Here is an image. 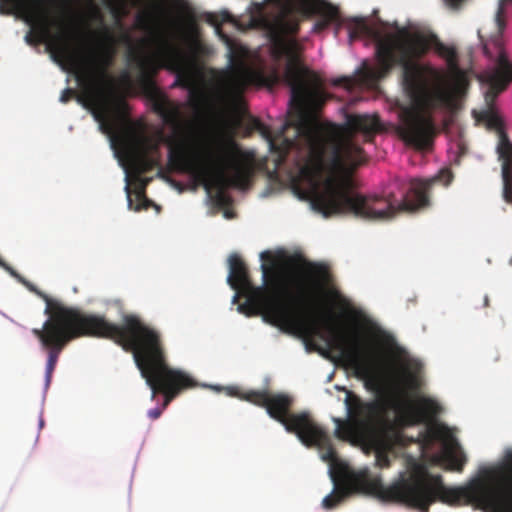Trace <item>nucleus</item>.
Listing matches in <instances>:
<instances>
[{"mask_svg": "<svg viewBox=\"0 0 512 512\" xmlns=\"http://www.w3.org/2000/svg\"><path fill=\"white\" fill-rule=\"evenodd\" d=\"M449 124H450L449 120L445 119L443 121V126H444L445 129H447L449 127Z\"/></svg>", "mask_w": 512, "mask_h": 512, "instance_id": "c9c22d12", "label": "nucleus"}, {"mask_svg": "<svg viewBox=\"0 0 512 512\" xmlns=\"http://www.w3.org/2000/svg\"><path fill=\"white\" fill-rule=\"evenodd\" d=\"M483 306L484 307H488L489 306V297L487 295L484 296Z\"/></svg>", "mask_w": 512, "mask_h": 512, "instance_id": "473e14b6", "label": "nucleus"}, {"mask_svg": "<svg viewBox=\"0 0 512 512\" xmlns=\"http://www.w3.org/2000/svg\"><path fill=\"white\" fill-rule=\"evenodd\" d=\"M243 399L265 408L271 418L280 422L288 432L296 434L297 437L313 420L307 412L291 413L293 398L285 393L249 391Z\"/></svg>", "mask_w": 512, "mask_h": 512, "instance_id": "9d476101", "label": "nucleus"}, {"mask_svg": "<svg viewBox=\"0 0 512 512\" xmlns=\"http://www.w3.org/2000/svg\"><path fill=\"white\" fill-rule=\"evenodd\" d=\"M298 438L307 447H318L324 461L333 463L337 460V453L328 433L314 420L300 433Z\"/></svg>", "mask_w": 512, "mask_h": 512, "instance_id": "f3484780", "label": "nucleus"}, {"mask_svg": "<svg viewBox=\"0 0 512 512\" xmlns=\"http://www.w3.org/2000/svg\"><path fill=\"white\" fill-rule=\"evenodd\" d=\"M452 8H457L464 0H445Z\"/></svg>", "mask_w": 512, "mask_h": 512, "instance_id": "2f4dec72", "label": "nucleus"}, {"mask_svg": "<svg viewBox=\"0 0 512 512\" xmlns=\"http://www.w3.org/2000/svg\"><path fill=\"white\" fill-rule=\"evenodd\" d=\"M497 157L501 166L502 197L506 203L512 205V149L510 146L500 147Z\"/></svg>", "mask_w": 512, "mask_h": 512, "instance_id": "6ab92c4d", "label": "nucleus"}, {"mask_svg": "<svg viewBox=\"0 0 512 512\" xmlns=\"http://www.w3.org/2000/svg\"><path fill=\"white\" fill-rule=\"evenodd\" d=\"M123 38H124V40H125V41H130V38H129V36H128L127 34H125V35L123 36Z\"/></svg>", "mask_w": 512, "mask_h": 512, "instance_id": "e433bc0d", "label": "nucleus"}, {"mask_svg": "<svg viewBox=\"0 0 512 512\" xmlns=\"http://www.w3.org/2000/svg\"><path fill=\"white\" fill-rule=\"evenodd\" d=\"M162 410L163 409L160 408L151 409L148 411V415L151 419L155 420L160 417V415L162 414Z\"/></svg>", "mask_w": 512, "mask_h": 512, "instance_id": "7c9ffc66", "label": "nucleus"}, {"mask_svg": "<svg viewBox=\"0 0 512 512\" xmlns=\"http://www.w3.org/2000/svg\"><path fill=\"white\" fill-rule=\"evenodd\" d=\"M31 0H0V14L14 15Z\"/></svg>", "mask_w": 512, "mask_h": 512, "instance_id": "393cba45", "label": "nucleus"}, {"mask_svg": "<svg viewBox=\"0 0 512 512\" xmlns=\"http://www.w3.org/2000/svg\"><path fill=\"white\" fill-rule=\"evenodd\" d=\"M330 25L329 22L323 20V18L321 17L316 23H315V30L317 31H322L324 29H326L328 26Z\"/></svg>", "mask_w": 512, "mask_h": 512, "instance_id": "c756f323", "label": "nucleus"}, {"mask_svg": "<svg viewBox=\"0 0 512 512\" xmlns=\"http://www.w3.org/2000/svg\"><path fill=\"white\" fill-rule=\"evenodd\" d=\"M94 16H95V18H97L101 23H103V18H102V16L100 15V13H99V12H96V13L94 14Z\"/></svg>", "mask_w": 512, "mask_h": 512, "instance_id": "f704fd0d", "label": "nucleus"}, {"mask_svg": "<svg viewBox=\"0 0 512 512\" xmlns=\"http://www.w3.org/2000/svg\"><path fill=\"white\" fill-rule=\"evenodd\" d=\"M494 512H512V451L494 467Z\"/></svg>", "mask_w": 512, "mask_h": 512, "instance_id": "2eb2a0df", "label": "nucleus"}, {"mask_svg": "<svg viewBox=\"0 0 512 512\" xmlns=\"http://www.w3.org/2000/svg\"><path fill=\"white\" fill-rule=\"evenodd\" d=\"M441 412V406L429 397H421L416 403L408 402L397 407L398 422L412 426L431 422Z\"/></svg>", "mask_w": 512, "mask_h": 512, "instance_id": "dca6fc26", "label": "nucleus"}, {"mask_svg": "<svg viewBox=\"0 0 512 512\" xmlns=\"http://www.w3.org/2000/svg\"><path fill=\"white\" fill-rule=\"evenodd\" d=\"M483 50H484L485 55L492 57V54L489 52L487 45H484Z\"/></svg>", "mask_w": 512, "mask_h": 512, "instance_id": "72a5a7b5", "label": "nucleus"}, {"mask_svg": "<svg viewBox=\"0 0 512 512\" xmlns=\"http://www.w3.org/2000/svg\"><path fill=\"white\" fill-rule=\"evenodd\" d=\"M75 91L71 88H66L62 91L60 101L67 103L72 97H74Z\"/></svg>", "mask_w": 512, "mask_h": 512, "instance_id": "cd10ccee", "label": "nucleus"}, {"mask_svg": "<svg viewBox=\"0 0 512 512\" xmlns=\"http://www.w3.org/2000/svg\"><path fill=\"white\" fill-rule=\"evenodd\" d=\"M0 264L46 303L44 313L48 319L41 329H32V333L48 354L47 385L51 381L62 350L69 342L80 337H98L111 339L124 350L133 353L142 377L152 390V399L157 393L163 394V409L181 392L196 386V381L189 374L169 366L159 332L144 324L137 315H124L122 325H117L107 321L104 316L65 306L39 291L5 263L0 261Z\"/></svg>", "mask_w": 512, "mask_h": 512, "instance_id": "20e7f679", "label": "nucleus"}, {"mask_svg": "<svg viewBox=\"0 0 512 512\" xmlns=\"http://www.w3.org/2000/svg\"><path fill=\"white\" fill-rule=\"evenodd\" d=\"M123 145L129 166L135 174L140 176L153 169L155 161L150 152L157 146L148 137L130 132L123 137Z\"/></svg>", "mask_w": 512, "mask_h": 512, "instance_id": "f8f14e48", "label": "nucleus"}, {"mask_svg": "<svg viewBox=\"0 0 512 512\" xmlns=\"http://www.w3.org/2000/svg\"><path fill=\"white\" fill-rule=\"evenodd\" d=\"M503 13H504V7L503 2H500L497 13H496V21L498 23L499 28H502L503 26Z\"/></svg>", "mask_w": 512, "mask_h": 512, "instance_id": "c85d7f7f", "label": "nucleus"}, {"mask_svg": "<svg viewBox=\"0 0 512 512\" xmlns=\"http://www.w3.org/2000/svg\"><path fill=\"white\" fill-rule=\"evenodd\" d=\"M348 494L349 492L346 487L336 485L334 490L322 500V507L326 510H331L339 505Z\"/></svg>", "mask_w": 512, "mask_h": 512, "instance_id": "5701e85b", "label": "nucleus"}, {"mask_svg": "<svg viewBox=\"0 0 512 512\" xmlns=\"http://www.w3.org/2000/svg\"><path fill=\"white\" fill-rule=\"evenodd\" d=\"M139 181H140V184L135 189V192H134L135 198L137 201V204L134 207H133V199L131 197V189H130L129 185H126V187H125L126 192H127L128 207L135 211H140L142 209H148L150 207V205L152 204V202L145 195V188H146L148 181L143 180V179H139Z\"/></svg>", "mask_w": 512, "mask_h": 512, "instance_id": "4be33fe9", "label": "nucleus"}, {"mask_svg": "<svg viewBox=\"0 0 512 512\" xmlns=\"http://www.w3.org/2000/svg\"><path fill=\"white\" fill-rule=\"evenodd\" d=\"M380 427L382 442L381 449H378L376 452L375 462L378 467L387 468L390 466V458L386 453V450L402 444L403 434L401 430L386 417L382 424H380Z\"/></svg>", "mask_w": 512, "mask_h": 512, "instance_id": "a211bd4d", "label": "nucleus"}, {"mask_svg": "<svg viewBox=\"0 0 512 512\" xmlns=\"http://www.w3.org/2000/svg\"><path fill=\"white\" fill-rule=\"evenodd\" d=\"M93 116L99 122L102 132L113 135L117 129V118L124 114L127 103L122 98L110 95H92Z\"/></svg>", "mask_w": 512, "mask_h": 512, "instance_id": "4468645a", "label": "nucleus"}, {"mask_svg": "<svg viewBox=\"0 0 512 512\" xmlns=\"http://www.w3.org/2000/svg\"><path fill=\"white\" fill-rule=\"evenodd\" d=\"M85 31L88 32V33H91V30H90L88 25L85 26Z\"/></svg>", "mask_w": 512, "mask_h": 512, "instance_id": "4c0bfd02", "label": "nucleus"}, {"mask_svg": "<svg viewBox=\"0 0 512 512\" xmlns=\"http://www.w3.org/2000/svg\"><path fill=\"white\" fill-rule=\"evenodd\" d=\"M495 46L498 50L497 66L495 69L485 72L481 77V79L488 84V89L485 92L487 109L493 108L494 101L498 95L506 90L512 82V64L508 61L498 41L495 42Z\"/></svg>", "mask_w": 512, "mask_h": 512, "instance_id": "ddd939ff", "label": "nucleus"}, {"mask_svg": "<svg viewBox=\"0 0 512 512\" xmlns=\"http://www.w3.org/2000/svg\"><path fill=\"white\" fill-rule=\"evenodd\" d=\"M228 19L229 15L227 13L222 14L221 19L214 14L207 16V22L216 28L217 33L228 48V67L222 72L221 85L227 95L238 97L248 86L256 82L257 73L247 63L248 49L221 32V23Z\"/></svg>", "mask_w": 512, "mask_h": 512, "instance_id": "6e6552de", "label": "nucleus"}, {"mask_svg": "<svg viewBox=\"0 0 512 512\" xmlns=\"http://www.w3.org/2000/svg\"><path fill=\"white\" fill-rule=\"evenodd\" d=\"M421 365L416 361H408L401 367L400 382L409 391L420 389L422 382L419 376Z\"/></svg>", "mask_w": 512, "mask_h": 512, "instance_id": "412c9836", "label": "nucleus"}, {"mask_svg": "<svg viewBox=\"0 0 512 512\" xmlns=\"http://www.w3.org/2000/svg\"><path fill=\"white\" fill-rule=\"evenodd\" d=\"M444 460L448 464V469L461 472L466 464L467 458L462 451L457 452L454 449H448L445 451Z\"/></svg>", "mask_w": 512, "mask_h": 512, "instance_id": "b1692460", "label": "nucleus"}, {"mask_svg": "<svg viewBox=\"0 0 512 512\" xmlns=\"http://www.w3.org/2000/svg\"><path fill=\"white\" fill-rule=\"evenodd\" d=\"M49 5L50 0H31L15 14L30 25L26 42L45 43L52 59L60 65L81 66L79 55L72 50L70 34L64 30V23L51 15Z\"/></svg>", "mask_w": 512, "mask_h": 512, "instance_id": "0eeeda50", "label": "nucleus"}, {"mask_svg": "<svg viewBox=\"0 0 512 512\" xmlns=\"http://www.w3.org/2000/svg\"><path fill=\"white\" fill-rule=\"evenodd\" d=\"M332 84L334 86H343L347 89H351L353 86V80L349 77L343 76V77H339V78L333 80Z\"/></svg>", "mask_w": 512, "mask_h": 512, "instance_id": "bb28decb", "label": "nucleus"}, {"mask_svg": "<svg viewBox=\"0 0 512 512\" xmlns=\"http://www.w3.org/2000/svg\"><path fill=\"white\" fill-rule=\"evenodd\" d=\"M102 42L97 48H92L87 54H84L80 50L72 47L82 63L81 66L68 65L71 69L77 72L78 80L81 81L88 74V66L92 65L100 73L104 74L111 67L114 62L116 55V40L111 31L104 26L101 31Z\"/></svg>", "mask_w": 512, "mask_h": 512, "instance_id": "9b49d317", "label": "nucleus"}, {"mask_svg": "<svg viewBox=\"0 0 512 512\" xmlns=\"http://www.w3.org/2000/svg\"><path fill=\"white\" fill-rule=\"evenodd\" d=\"M346 393L345 406L349 419L345 422L337 419L335 435L342 440L365 438L385 419L386 405L379 400L365 402L354 392L343 388Z\"/></svg>", "mask_w": 512, "mask_h": 512, "instance_id": "1a4fd4ad", "label": "nucleus"}, {"mask_svg": "<svg viewBox=\"0 0 512 512\" xmlns=\"http://www.w3.org/2000/svg\"><path fill=\"white\" fill-rule=\"evenodd\" d=\"M320 17L323 20L329 22L330 24L333 22H338L340 18V13L337 7L332 4H324L319 10Z\"/></svg>", "mask_w": 512, "mask_h": 512, "instance_id": "a878e982", "label": "nucleus"}, {"mask_svg": "<svg viewBox=\"0 0 512 512\" xmlns=\"http://www.w3.org/2000/svg\"><path fill=\"white\" fill-rule=\"evenodd\" d=\"M301 51V44L294 38L275 36L272 39L273 57L287 60L284 79L290 87L292 110L277 133L259 119H252L253 128L277 154L276 165L284 164L291 156L299 176L311 184H316L325 173L345 176L327 178L323 188L313 194L311 205L324 217L352 215L367 221H387L401 211L416 212L428 207L432 186L437 182L448 186L452 182L450 169H442L430 179H413L400 202L393 194L366 196L354 191L348 176L367 160L354 137L361 133L365 141H372L382 130L380 119L376 114H346L343 124L321 121L316 113L326 102L327 95L321 79L303 66Z\"/></svg>", "mask_w": 512, "mask_h": 512, "instance_id": "f257e3e1", "label": "nucleus"}, {"mask_svg": "<svg viewBox=\"0 0 512 512\" xmlns=\"http://www.w3.org/2000/svg\"><path fill=\"white\" fill-rule=\"evenodd\" d=\"M352 22L350 39L361 35L377 38L378 68L369 69V77L379 80L394 67L402 68L411 104L400 110L399 133L416 149H428L438 133L433 113L457 111L470 86L467 72L459 65L456 47L444 44L433 33L403 30L380 37L364 19Z\"/></svg>", "mask_w": 512, "mask_h": 512, "instance_id": "7ed1b4c3", "label": "nucleus"}, {"mask_svg": "<svg viewBox=\"0 0 512 512\" xmlns=\"http://www.w3.org/2000/svg\"><path fill=\"white\" fill-rule=\"evenodd\" d=\"M167 11L160 2L154 7V13L139 14L136 18L137 27L144 31L153 32L156 50L152 56H147L142 50L129 48L128 59L139 70L141 83L149 85L159 69L164 68L176 74V83L189 91V104L198 107L204 100L203 91L197 87L195 58L205 53L206 47L196 38L189 43L190 52H185L162 31L155 29L153 24L166 16Z\"/></svg>", "mask_w": 512, "mask_h": 512, "instance_id": "423d86ee", "label": "nucleus"}, {"mask_svg": "<svg viewBox=\"0 0 512 512\" xmlns=\"http://www.w3.org/2000/svg\"><path fill=\"white\" fill-rule=\"evenodd\" d=\"M154 111L172 130L166 139L168 161L176 171L188 173L209 193L216 189L217 204L225 206L230 198L228 187L246 190L254 175V155L243 150L232 136H221L213 142V149L203 155L196 154L197 134L193 125L185 120L181 104L164 95L152 99Z\"/></svg>", "mask_w": 512, "mask_h": 512, "instance_id": "39448f33", "label": "nucleus"}, {"mask_svg": "<svg viewBox=\"0 0 512 512\" xmlns=\"http://www.w3.org/2000/svg\"><path fill=\"white\" fill-rule=\"evenodd\" d=\"M260 257L271 263L261 265L262 286L253 284L246 264L237 254L229 257L227 280L236 291L234 301L239 297L246 299L239 305V311L247 316L261 315L283 331L303 337L308 350L324 353L313 340L317 336L330 348L339 350L347 366L358 376L371 377L374 374L371 352L356 336L348 343L347 336L336 325L334 313L325 304V288L332 282L328 266L289 256L286 259L289 266L302 261V276L294 281L295 293L291 294L287 275L275 265L271 253L264 251Z\"/></svg>", "mask_w": 512, "mask_h": 512, "instance_id": "f03ea898", "label": "nucleus"}, {"mask_svg": "<svg viewBox=\"0 0 512 512\" xmlns=\"http://www.w3.org/2000/svg\"><path fill=\"white\" fill-rule=\"evenodd\" d=\"M481 119L486 122L488 128L495 130L497 133V156H499L500 147H504V145L510 146V148L512 149V142L504 129V122L502 118L494 111L493 108L482 111Z\"/></svg>", "mask_w": 512, "mask_h": 512, "instance_id": "aec40b11", "label": "nucleus"}]
</instances>
